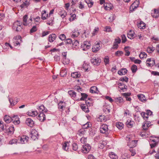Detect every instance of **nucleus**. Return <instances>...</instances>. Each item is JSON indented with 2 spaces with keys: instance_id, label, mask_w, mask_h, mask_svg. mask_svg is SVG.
<instances>
[{
  "instance_id": "50",
  "label": "nucleus",
  "mask_w": 159,
  "mask_h": 159,
  "mask_svg": "<svg viewBox=\"0 0 159 159\" xmlns=\"http://www.w3.org/2000/svg\"><path fill=\"white\" fill-rule=\"evenodd\" d=\"M147 121H144L142 126L143 128L142 131H146L148 129V127L146 125Z\"/></svg>"
},
{
  "instance_id": "26",
  "label": "nucleus",
  "mask_w": 159,
  "mask_h": 159,
  "mask_svg": "<svg viewBox=\"0 0 159 159\" xmlns=\"http://www.w3.org/2000/svg\"><path fill=\"white\" fill-rule=\"evenodd\" d=\"M68 93L72 99H74L76 97V93L74 91L70 90L68 91Z\"/></svg>"
},
{
  "instance_id": "13",
  "label": "nucleus",
  "mask_w": 159,
  "mask_h": 159,
  "mask_svg": "<svg viewBox=\"0 0 159 159\" xmlns=\"http://www.w3.org/2000/svg\"><path fill=\"white\" fill-rule=\"evenodd\" d=\"M89 91L92 93L98 94L99 92V91L98 90L97 87L95 86L91 87L90 88Z\"/></svg>"
},
{
  "instance_id": "37",
  "label": "nucleus",
  "mask_w": 159,
  "mask_h": 159,
  "mask_svg": "<svg viewBox=\"0 0 159 159\" xmlns=\"http://www.w3.org/2000/svg\"><path fill=\"white\" fill-rule=\"evenodd\" d=\"M137 97L142 102L146 100V98L144 95L143 94H138Z\"/></svg>"
},
{
  "instance_id": "7",
  "label": "nucleus",
  "mask_w": 159,
  "mask_h": 159,
  "mask_svg": "<svg viewBox=\"0 0 159 159\" xmlns=\"http://www.w3.org/2000/svg\"><path fill=\"white\" fill-rule=\"evenodd\" d=\"M146 65L147 66H152L155 65V61L154 59L151 58H148L146 61Z\"/></svg>"
},
{
  "instance_id": "48",
  "label": "nucleus",
  "mask_w": 159,
  "mask_h": 159,
  "mask_svg": "<svg viewBox=\"0 0 159 159\" xmlns=\"http://www.w3.org/2000/svg\"><path fill=\"white\" fill-rule=\"evenodd\" d=\"M28 19V16L27 15H25L23 17V21L24 22L23 24L24 26H27V21Z\"/></svg>"
},
{
  "instance_id": "24",
  "label": "nucleus",
  "mask_w": 159,
  "mask_h": 159,
  "mask_svg": "<svg viewBox=\"0 0 159 159\" xmlns=\"http://www.w3.org/2000/svg\"><path fill=\"white\" fill-rule=\"evenodd\" d=\"M58 14L63 19L67 15V13L65 10H63L59 12Z\"/></svg>"
},
{
  "instance_id": "8",
  "label": "nucleus",
  "mask_w": 159,
  "mask_h": 159,
  "mask_svg": "<svg viewBox=\"0 0 159 159\" xmlns=\"http://www.w3.org/2000/svg\"><path fill=\"white\" fill-rule=\"evenodd\" d=\"M137 142L138 140H137L130 141L128 142L127 145L130 148H133L136 146Z\"/></svg>"
},
{
  "instance_id": "14",
  "label": "nucleus",
  "mask_w": 159,
  "mask_h": 159,
  "mask_svg": "<svg viewBox=\"0 0 159 159\" xmlns=\"http://www.w3.org/2000/svg\"><path fill=\"white\" fill-rule=\"evenodd\" d=\"M39 112L38 118L41 121L43 122L45 120V116L43 112H40V111Z\"/></svg>"
},
{
  "instance_id": "61",
  "label": "nucleus",
  "mask_w": 159,
  "mask_h": 159,
  "mask_svg": "<svg viewBox=\"0 0 159 159\" xmlns=\"http://www.w3.org/2000/svg\"><path fill=\"white\" fill-rule=\"evenodd\" d=\"M129 157V155L127 153H125L122 155L121 158L120 159H128V158Z\"/></svg>"
},
{
  "instance_id": "41",
  "label": "nucleus",
  "mask_w": 159,
  "mask_h": 159,
  "mask_svg": "<svg viewBox=\"0 0 159 159\" xmlns=\"http://www.w3.org/2000/svg\"><path fill=\"white\" fill-rule=\"evenodd\" d=\"M53 21L54 18L51 17L47 20V24L48 25H52L53 24Z\"/></svg>"
},
{
  "instance_id": "53",
  "label": "nucleus",
  "mask_w": 159,
  "mask_h": 159,
  "mask_svg": "<svg viewBox=\"0 0 159 159\" xmlns=\"http://www.w3.org/2000/svg\"><path fill=\"white\" fill-rule=\"evenodd\" d=\"M106 117L104 116H100L98 118L97 120L98 121H102L103 120L106 121Z\"/></svg>"
},
{
  "instance_id": "39",
  "label": "nucleus",
  "mask_w": 159,
  "mask_h": 159,
  "mask_svg": "<svg viewBox=\"0 0 159 159\" xmlns=\"http://www.w3.org/2000/svg\"><path fill=\"white\" fill-rule=\"evenodd\" d=\"M69 145V143L68 142H66L65 143H64L63 144L62 148L63 149L66 151H67L68 149V145Z\"/></svg>"
},
{
  "instance_id": "22",
  "label": "nucleus",
  "mask_w": 159,
  "mask_h": 159,
  "mask_svg": "<svg viewBox=\"0 0 159 159\" xmlns=\"http://www.w3.org/2000/svg\"><path fill=\"white\" fill-rule=\"evenodd\" d=\"M38 114H39V113L37 111H30L28 112L29 116L33 117H35L37 116Z\"/></svg>"
},
{
  "instance_id": "21",
  "label": "nucleus",
  "mask_w": 159,
  "mask_h": 159,
  "mask_svg": "<svg viewBox=\"0 0 159 159\" xmlns=\"http://www.w3.org/2000/svg\"><path fill=\"white\" fill-rule=\"evenodd\" d=\"M48 16V14L47 13L46 10H44L42 11L41 13V19L43 20H44L47 19Z\"/></svg>"
},
{
  "instance_id": "56",
  "label": "nucleus",
  "mask_w": 159,
  "mask_h": 159,
  "mask_svg": "<svg viewBox=\"0 0 159 159\" xmlns=\"http://www.w3.org/2000/svg\"><path fill=\"white\" fill-rule=\"evenodd\" d=\"M129 47V46H125V47L124 50L125 52V56H129L130 55V52L128 50L126 49L127 48H128Z\"/></svg>"
},
{
  "instance_id": "15",
  "label": "nucleus",
  "mask_w": 159,
  "mask_h": 159,
  "mask_svg": "<svg viewBox=\"0 0 159 159\" xmlns=\"http://www.w3.org/2000/svg\"><path fill=\"white\" fill-rule=\"evenodd\" d=\"M29 138L26 135H23L20 138V141L21 143L24 144L27 143L28 140Z\"/></svg>"
},
{
  "instance_id": "4",
  "label": "nucleus",
  "mask_w": 159,
  "mask_h": 159,
  "mask_svg": "<svg viewBox=\"0 0 159 159\" xmlns=\"http://www.w3.org/2000/svg\"><path fill=\"white\" fill-rule=\"evenodd\" d=\"M90 61L93 65L98 66L101 62V59L98 57L91 58Z\"/></svg>"
},
{
  "instance_id": "17",
  "label": "nucleus",
  "mask_w": 159,
  "mask_h": 159,
  "mask_svg": "<svg viewBox=\"0 0 159 159\" xmlns=\"http://www.w3.org/2000/svg\"><path fill=\"white\" fill-rule=\"evenodd\" d=\"M56 35L54 34H52L49 35L48 40L50 42H52L56 39Z\"/></svg>"
},
{
  "instance_id": "19",
  "label": "nucleus",
  "mask_w": 159,
  "mask_h": 159,
  "mask_svg": "<svg viewBox=\"0 0 159 159\" xmlns=\"http://www.w3.org/2000/svg\"><path fill=\"white\" fill-rule=\"evenodd\" d=\"M134 122L131 119H129L126 122V125L129 128H131L133 126Z\"/></svg>"
},
{
  "instance_id": "12",
  "label": "nucleus",
  "mask_w": 159,
  "mask_h": 159,
  "mask_svg": "<svg viewBox=\"0 0 159 159\" xmlns=\"http://www.w3.org/2000/svg\"><path fill=\"white\" fill-rule=\"evenodd\" d=\"M26 124L30 127L34 126V123L32 120L30 118H27L25 120Z\"/></svg>"
},
{
  "instance_id": "34",
  "label": "nucleus",
  "mask_w": 159,
  "mask_h": 159,
  "mask_svg": "<svg viewBox=\"0 0 159 159\" xmlns=\"http://www.w3.org/2000/svg\"><path fill=\"white\" fill-rule=\"evenodd\" d=\"M85 2L87 4L88 7H92L94 4L92 0H84Z\"/></svg>"
},
{
  "instance_id": "46",
  "label": "nucleus",
  "mask_w": 159,
  "mask_h": 159,
  "mask_svg": "<svg viewBox=\"0 0 159 159\" xmlns=\"http://www.w3.org/2000/svg\"><path fill=\"white\" fill-rule=\"evenodd\" d=\"M90 66L88 64H84L83 68L85 71H89V69L90 68Z\"/></svg>"
},
{
  "instance_id": "10",
  "label": "nucleus",
  "mask_w": 159,
  "mask_h": 159,
  "mask_svg": "<svg viewBox=\"0 0 159 159\" xmlns=\"http://www.w3.org/2000/svg\"><path fill=\"white\" fill-rule=\"evenodd\" d=\"M14 130V127L13 125L10 126L9 128H7L6 127V129L4 131V132L7 133L8 134H12L13 133Z\"/></svg>"
},
{
  "instance_id": "5",
  "label": "nucleus",
  "mask_w": 159,
  "mask_h": 159,
  "mask_svg": "<svg viewBox=\"0 0 159 159\" xmlns=\"http://www.w3.org/2000/svg\"><path fill=\"white\" fill-rule=\"evenodd\" d=\"M30 135V136L32 139L34 140H35L36 139H38L39 136L37 131L35 129H33L31 131Z\"/></svg>"
},
{
  "instance_id": "52",
  "label": "nucleus",
  "mask_w": 159,
  "mask_h": 159,
  "mask_svg": "<svg viewBox=\"0 0 159 159\" xmlns=\"http://www.w3.org/2000/svg\"><path fill=\"white\" fill-rule=\"evenodd\" d=\"M137 70V66L135 65H133L131 67V70L132 73H135Z\"/></svg>"
},
{
  "instance_id": "35",
  "label": "nucleus",
  "mask_w": 159,
  "mask_h": 159,
  "mask_svg": "<svg viewBox=\"0 0 159 159\" xmlns=\"http://www.w3.org/2000/svg\"><path fill=\"white\" fill-rule=\"evenodd\" d=\"M81 96H82L81 98L79 100V99H77V101H82L84 100L87 98L88 96V95L85 93H81Z\"/></svg>"
},
{
  "instance_id": "16",
  "label": "nucleus",
  "mask_w": 159,
  "mask_h": 159,
  "mask_svg": "<svg viewBox=\"0 0 159 159\" xmlns=\"http://www.w3.org/2000/svg\"><path fill=\"white\" fill-rule=\"evenodd\" d=\"M99 43H98L93 46L92 50L93 52H96L100 49Z\"/></svg>"
},
{
  "instance_id": "55",
  "label": "nucleus",
  "mask_w": 159,
  "mask_h": 159,
  "mask_svg": "<svg viewBox=\"0 0 159 159\" xmlns=\"http://www.w3.org/2000/svg\"><path fill=\"white\" fill-rule=\"evenodd\" d=\"M99 31V28L98 27H95L92 33L93 36H94L96 34H97L98 33Z\"/></svg>"
},
{
  "instance_id": "43",
  "label": "nucleus",
  "mask_w": 159,
  "mask_h": 159,
  "mask_svg": "<svg viewBox=\"0 0 159 159\" xmlns=\"http://www.w3.org/2000/svg\"><path fill=\"white\" fill-rule=\"evenodd\" d=\"M116 126L119 129H122L124 126V124L121 122H118L116 123Z\"/></svg>"
},
{
  "instance_id": "9",
  "label": "nucleus",
  "mask_w": 159,
  "mask_h": 159,
  "mask_svg": "<svg viewBox=\"0 0 159 159\" xmlns=\"http://www.w3.org/2000/svg\"><path fill=\"white\" fill-rule=\"evenodd\" d=\"M82 47L83 48V50L84 51H86L88 50L90 48V44L88 41H85L81 45Z\"/></svg>"
},
{
  "instance_id": "23",
  "label": "nucleus",
  "mask_w": 159,
  "mask_h": 159,
  "mask_svg": "<svg viewBox=\"0 0 159 159\" xmlns=\"http://www.w3.org/2000/svg\"><path fill=\"white\" fill-rule=\"evenodd\" d=\"M127 70L126 69L122 68L118 71V74L120 75H125L127 73Z\"/></svg>"
},
{
  "instance_id": "62",
  "label": "nucleus",
  "mask_w": 159,
  "mask_h": 159,
  "mask_svg": "<svg viewBox=\"0 0 159 159\" xmlns=\"http://www.w3.org/2000/svg\"><path fill=\"white\" fill-rule=\"evenodd\" d=\"M66 70H61L60 73V75L61 77H64L66 75Z\"/></svg>"
},
{
  "instance_id": "57",
  "label": "nucleus",
  "mask_w": 159,
  "mask_h": 159,
  "mask_svg": "<svg viewBox=\"0 0 159 159\" xmlns=\"http://www.w3.org/2000/svg\"><path fill=\"white\" fill-rule=\"evenodd\" d=\"M128 78L125 76L124 77H121L120 78L119 80L122 81H125L126 82H127L128 81Z\"/></svg>"
},
{
  "instance_id": "42",
  "label": "nucleus",
  "mask_w": 159,
  "mask_h": 159,
  "mask_svg": "<svg viewBox=\"0 0 159 159\" xmlns=\"http://www.w3.org/2000/svg\"><path fill=\"white\" fill-rule=\"evenodd\" d=\"M155 50L154 48L152 47H148L147 49V51L149 53H152Z\"/></svg>"
},
{
  "instance_id": "27",
  "label": "nucleus",
  "mask_w": 159,
  "mask_h": 159,
  "mask_svg": "<svg viewBox=\"0 0 159 159\" xmlns=\"http://www.w3.org/2000/svg\"><path fill=\"white\" fill-rule=\"evenodd\" d=\"M38 110L40 111V112L44 113H46L48 111V110L46 108H45L44 106L43 105H41L39 107Z\"/></svg>"
},
{
  "instance_id": "63",
  "label": "nucleus",
  "mask_w": 159,
  "mask_h": 159,
  "mask_svg": "<svg viewBox=\"0 0 159 159\" xmlns=\"http://www.w3.org/2000/svg\"><path fill=\"white\" fill-rule=\"evenodd\" d=\"M109 58L108 56H106L104 58V61L105 62V65H107V64H109Z\"/></svg>"
},
{
  "instance_id": "32",
  "label": "nucleus",
  "mask_w": 159,
  "mask_h": 159,
  "mask_svg": "<svg viewBox=\"0 0 159 159\" xmlns=\"http://www.w3.org/2000/svg\"><path fill=\"white\" fill-rule=\"evenodd\" d=\"M146 24L142 21H141L138 25V26L140 29H144L146 27Z\"/></svg>"
},
{
  "instance_id": "6",
  "label": "nucleus",
  "mask_w": 159,
  "mask_h": 159,
  "mask_svg": "<svg viewBox=\"0 0 159 159\" xmlns=\"http://www.w3.org/2000/svg\"><path fill=\"white\" fill-rule=\"evenodd\" d=\"M139 0H136V2H135L130 7V12H131L134 11L138 7L139 4Z\"/></svg>"
},
{
  "instance_id": "28",
  "label": "nucleus",
  "mask_w": 159,
  "mask_h": 159,
  "mask_svg": "<svg viewBox=\"0 0 159 159\" xmlns=\"http://www.w3.org/2000/svg\"><path fill=\"white\" fill-rule=\"evenodd\" d=\"M62 104H65V103L63 101H61L58 104V108L59 110H61V111L63 110V108L65 107V105H63Z\"/></svg>"
},
{
  "instance_id": "59",
  "label": "nucleus",
  "mask_w": 159,
  "mask_h": 159,
  "mask_svg": "<svg viewBox=\"0 0 159 159\" xmlns=\"http://www.w3.org/2000/svg\"><path fill=\"white\" fill-rule=\"evenodd\" d=\"M123 54V52L122 51H116L115 53L116 56H122Z\"/></svg>"
},
{
  "instance_id": "58",
  "label": "nucleus",
  "mask_w": 159,
  "mask_h": 159,
  "mask_svg": "<svg viewBox=\"0 0 159 159\" xmlns=\"http://www.w3.org/2000/svg\"><path fill=\"white\" fill-rule=\"evenodd\" d=\"M59 38L61 40L63 41L66 40V36L64 34H61L59 36Z\"/></svg>"
},
{
  "instance_id": "64",
  "label": "nucleus",
  "mask_w": 159,
  "mask_h": 159,
  "mask_svg": "<svg viewBox=\"0 0 159 159\" xmlns=\"http://www.w3.org/2000/svg\"><path fill=\"white\" fill-rule=\"evenodd\" d=\"M9 100L11 105L12 106H14L16 104V102L13 101V99L10 98H9Z\"/></svg>"
},
{
  "instance_id": "45",
  "label": "nucleus",
  "mask_w": 159,
  "mask_h": 159,
  "mask_svg": "<svg viewBox=\"0 0 159 159\" xmlns=\"http://www.w3.org/2000/svg\"><path fill=\"white\" fill-rule=\"evenodd\" d=\"M139 57L141 59H142L144 58H146L147 57V54L144 52H141L139 55Z\"/></svg>"
},
{
  "instance_id": "11",
  "label": "nucleus",
  "mask_w": 159,
  "mask_h": 159,
  "mask_svg": "<svg viewBox=\"0 0 159 159\" xmlns=\"http://www.w3.org/2000/svg\"><path fill=\"white\" fill-rule=\"evenodd\" d=\"M11 122L15 125L19 124L20 123L19 118L17 115L11 117Z\"/></svg>"
},
{
  "instance_id": "44",
  "label": "nucleus",
  "mask_w": 159,
  "mask_h": 159,
  "mask_svg": "<svg viewBox=\"0 0 159 159\" xmlns=\"http://www.w3.org/2000/svg\"><path fill=\"white\" fill-rule=\"evenodd\" d=\"M5 129L6 127L5 128L3 122L2 120H0V131L4 132Z\"/></svg>"
},
{
  "instance_id": "40",
  "label": "nucleus",
  "mask_w": 159,
  "mask_h": 159,
  "mask_svg": "<svg viewBox=\"0 0 159 159\" xmlns=\"http://www.w3.org/2000/svg\"><path fill=\"white\" fill-rule=\"evenodd\" d=\"M104 9L106 10H110L112 8L111 6V4L109 3H105L104 4Z\"/></svg>"
},
{
  "instance_id": "1",
  "label": "nucleus",
  "mask_w": 159,
  "mask_h": 159,
  "mask_svg": "<svg viewBox=\"0 0 159 159\" xmlns=\"http://www.w3.org/2000/svg\"><path fill=\"white\" fill-rule=\"evenodd\" d=\"M22 26V22L17 20L14 23L12 28L14 30H15L16 32H20L23 29Z\"/></svg>"
},
{
  "instance_id": "3",
  "label": "nucleus",
  "mask_w": 159,
  "mask_h": 159,
  "mask_svg": "<svg viewBox=\"0 0 159 159\" xmlns=\"http://www.w3.org/2000/svg\"><path fill=\"white\" fill-rule=\"evenodd\" d=\"M91 149L90 145L89 144H86L82 145L81 151L84 153H87L90 151Z\"/></svg>"
},
{
  "instance_id": "20",
  "label": "nucleus",
  "mask_w": 159,
  "mask_h": 159,
  "mask_svg": "<svg viewBox=\"0 0 159 159\" xmlns=\"http://www.w3.org/2000/svg\"><path fill=\"white\" fill-rule=\"evenodd\" d=\"M71 76L73 78H78L80 77L81 74L79 72H75L71 73Z\"/></svg>"
},
{
  "instance_id": "51",
  "label": "nucleus",
  "mask_w": 159,
  "mask_h": 159,
  "mask_svg": "<svg viewBox=\"0 0 159 159\" xmlns=\"http://www.w3.org/2000/svg\"><path fill=\"white\" fill-rule=\"evenodd\" d=\"M37 30V28L36 25L34 26L30 30V33L31 34L32 33L35 32Z\"/></svg>"
},
{
  "instance_id": "18",
  "label": "nucleus",
  "mask_w": 159,
  "mask_h": 159,
  "mask_svg": "<svg viewBox=\"0 0 159 159\" xmlns=\"http://www.w3.org/2000/svg\"><path fill=\"white\" fill-rule=\"evenodd\" d=\"M88 107L87 106V105L84 104H82L80 105V107L81 109L86 113L88 112L89 111Z\"/></svg>"
},
{
  "instance_id": "30",
  "label": "nucleus",
  "mask_w": 159,
  "mask_h": 159,
  "mask_svg": "<svg viewBox=\"0 0 159 159\" xmlns=\"http://www.w3.org/2000/svg\"><path fill=\"white\" fill-rule=\"evenodd\" d=\"M72 44V48L73 49H74V48H76L78 47L79 43L77 40H73Z\"/></svg>"
},
{
  "instance_id": "54",
  "label": "nucleus",
  "mask_w": 159,
  "mask_h": 159,
  "mask_svg": "<svg viewBox=\"0 0 159 159\" xmlns=\"http://www.w3.org/2000/svg\"><path fill=\"white\" fill-rule=\"evenodd\" d=\"M73 40L71 39H67L65 40V42L66 45L71 44Z\"/></svg>"
},
{
  "instance_id": "25",
  "label": "nucleus",
  "mask_w": 159,
  "mask_h": 159,
  "mask_svg": "<svg viewBox=\"0 0 159 159\" xmlns=\"http://www.w3.org/2000/svg\"><path fill=\"white\" fill-rule=\"evenodd\" d=\"M134 31L131 30H130L127 34L128 37L131 39H133L134 37Z\"/></svg>"
},
{
  "instance_id": "47",
  "label": "nucleus",
  "mask_w": 159,
  "mask_h": 159,
  "mask_svg": "<svg viewBox=\"0 0 159 159\" xmlns=\"http://www.w3.org/2000/svg\"><path fill=\"white\" fill-rule=\"evenodd\" d=\"M17 142L18 140L17 139H12L9 141V144L11 145L16 144L17 143Z\"/></svg>"
},
{
  "instance_id": "29",
  "label": "nucleus",
  "mask_w": 159,
  "mask_h": 159,
  "mask_svg": "<svg viewBox=\"0 0 159 159\" xmlns=\"http://www.w3.org/2000/svg\"><path fill=\"white\" fill-rule=\"evenodd\" d=\"M115 102L117 104H122L124 102V101L123 98L119 97L116 98L115 100Z\"/></svg>"
},
{
  "instance_id": "2",
  "label": "nucleus",
  "mask_w": 159,
  "mask_h": 159,
  "mask_svg": "<svg viewBox=\"0 0 159 159\" xmlns=\"http://www.w3.org/2000/svg\"><path fill=\"white\" fill-rule=\"evenodd\" d=\"M100 130L101 133L105 134L106 136H107L109 134L108 126L106 124H103L101 126Z\"/></svg>"
},
{
  "instance_id": "49",
  "label": "nucleus",
  "mask_w": 159,
  "mask_h": 159,
  "mask_svg": "<svg viewBox=\"0 0 159 159\" xmlns=\"http://www.w3.org/2000/svg\"><path fill=\"white\" fill-rule=\"evenodd\" d=\"M91 125V124H90V122H88L85 124H84L83 126V128L84 129H87Z\"/></svg>"
},
{
  "instance_id": "33",
  "label": "nucleus",
  "mask_w": 159,
  "mask_h": 159,
  "mask_svg": "<svg viewBox=\"0 0 159 159\" xmlns=\"http://www.w3.org/2000/svg\"><path fill=\"white\" fill-rule=\"evenodd\" d=\"M4 121L7 123L11 122V117L8 115H6L4 118Z\"/></svg>"
},
{
  "instance_id": "38",
  "label": "nucleus",
  "mask_w": 159,
  "mask_h": 159,
  "mask_svg": "<svg viewBox=\"0 0 159 159\" xmlns=\"http://www.w3.org/2000/svg\"><path fill=\"white\" fill-rule=\"evenodd\" d=\"M141 115L145 121L148 120V115H147L146 113L144 112H142L141 113Z\"/></svg>"
},
{
  "instance_id": "31",
  "label": "nucleus",
  "mask_w": 159,
  "mask_h": 159,
  "mask_svg": "<svg viewBox=\"0 0 159 159\" xmlns=\"http://www.w3.org/2000/svg\"><path fill=\"white\" fill-rule=\"evenodd\" d=\"M151 14L152 17L155 18H157L159 16V13L156 9H154V12L152 13Z\"/></svg>"
},
{
  "instance_id": "60",
  "label": "nucleus",
  "mask_w": 159,
  "mask_h": 159,
  "mask_svg": "<svg viewBox=\"0 0 159 159\" xmlns=\"http://www.w3.org/2000/svg\"><path fill=\"white\" fill-rule=\"evenodd\" d=\"M73 149L74 151H76L78 149V146L77 144L74 143L72 145Z\"/></svg>"
},
{
  "instance_id": "36",
  "label": "nucleus",
  "mask_w": 159,
  "mask_h": 159,
  "mask_svg": "<svg viewBox=\"0 0 159 159\" xmlns=\"http://www.w3.org/2000/svg\"><path fill=\"white\" fill-rule=\"evenodd\" d=\"M109 155L111 159H118V157L113 152H111Z\"/></svg>"
}]
</instances>
